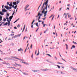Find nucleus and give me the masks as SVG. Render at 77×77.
Listing matches in <instances>:
<instances>
[{
    "label": "nucleus",
    "mask_w": 77,
    "mask_h": 77,
    "mask_svg": "<svg viewBox=\"0 0 77 77\" xmlns=\"http://www.w3.org/2000/svg\"><path fill=\"white\" fill-rule=\"evenodd\" d=\"M48 0H47V1L46 2H44L43 4V6L41 8V10L42 11V14H44V12H45V9L47 11V8L48 7Z\"/></svg>",
    "instance_id": "obj_1"
},
{
    "label": "nucleus",
    "mask_w": 77,
    "mask_h": 77,
    "mask_svg": "<svg viewBox=\"0 0 77 77\" xmlns=\"http://www.w3.org/2000/svg\"><path fill=\"white\" fill-rule=\"evenodd\" d=\"M20 62H21L22 63H24V64H26V65H29V63H27L26 62H24L23 60H22L20 59Z\"/></svg>",
    "instance_id": "obj_2"
},
{
    "label": "nucleus",
    "mask_w": 77,
    "mask_h": 77,
    "mask_svg": "<svg viewBox=\"0 0 77 77\" xmlns=\"http://www.w3.org/2000/svg\"><path fill=\"white\" fill-rule=\"evenodd\" d=\"M19 2H20V1H17V3H16V2H13V5H16L18 4Z\"/></svg>",
    "instance_id": "obj_3"
},
{
    "label": "nucleus",
    "mask_w": 77,
    "mask_h": 77,
    "mask_svg": "<svg viewBox=\"0 0 77 77\" xmlns=\"http://www.w3.org/2000/svg\"><path fill=\"white\" fill-rule=\"evenodd\" d=\"M20 36V35H15L14 37H13L12 38H17V37H19Z\"/></svg>",
    "instance_id": "obj_4"
},
{
    "label": "nucleus",
    "mask_w": 77,
    "mask_h": 77,
    "mask_svg": "<svg viewBox=\"0 0 77 77\" xmlns=\"http://www.w3.org/2000/svg\"><path fill=\"white\" fill-rule=\"evenodd\" d=\"M2 11L3 12H7V10H6L5 9H3L2 10Z\"/></svg>",
    "instance_id": "obj_5"
},
{
    "label": "nucleus",
    "mask_w": 77,
    "mask_h": 77,
    "mask_svg": "<svg viewBox=\"0 0 77 77\" xmlns=\"http://www.w3.org/2000/svg\"><path fill=\"white\" fill-rule=\"evenodd\" d=\"M43 14H40V12H39L38 13V17H39V16H40V17L42 16V15Z\"/></svg>",
    "instance_id": "obj_6"
},
{
    "label": "nucleus",
    "mask_w": 77,
    "mask_h": 77,
    "mask_svg": "<svg viewBox=\"0 0 77 77\" xmlns=\"http://www.w3.org/2000/svg\"><path fill=\"white\" fill-rule=\"evenodd\" d=\"M15 64H14V66H19V64L17 63H15Z\"/></svg>",
    "instance_id": "obj_7"
},
{
    "label": "nucleus",
    "mask_w": 77,
    "mask_h": 77,
    "mask_svg": "<svg viewBox=\"0 0 77 77\" xmlns=\"http://www.w3.org/2000/svg\"><path fill=\"white\" fill-rule=\"evenodd\" d=\"M65 15V18H66V19L67 18V14H66V13H65L64 14H63V16H64V15Z\"/></svg>",
    "instance_id": "obj_8"
},
{
    "label": "nucleus",
    "mask_w": 77,
    "mask_h": 77,
    "mask_svg": "<svg viewBox=\"0 0 77 77\" xmlns=\"http://www.w3.org/2000/svg\"><path fill=\"white\" fill-rule=\"evenodd\" d=\"M0 14L1 15H4V13L2 11H0Z\"/></svg>",
    "instance_id": "obj_9"
},
{
    "label": "nucleus",
    "mask_w": 77,
    "mask_h": 77,
    "mask_svg": "<svg viewBox=\"0 0 77 77\" xmlns=\"http://www.w3.org/2000/svg\"><path fill=\"white\" fill-rule=\"evenodd\" d=\"M23 73L24 75H29V74L26 72H23Z\"/></svg>",
    "instance_id": "obj_10"
},
{
    "label": "nucleus",
    "mask_w": 77,
    "mask_h": 77,
    "mask_svg": "<svg viewBox=\"0 0 77 77\" xmlns=\"http://www.w3.org/2000/svg\"><path fill=\"white\" fill-rule=\"evenodd\" d=\"M73 71H75V72H77V69L74 68L73 69Z\"/></svg>",
    "instance_id": "obj_11"
},
{
    "label": "nucleus",
    "mask_w": 77,
    "mask_h": 77,
    "mask_svg": "<svg viewBox=\"0 0 77 77\" xmlns=\"http://www.w3.org/2000/svg\"><path fill=\"white\" fill-rule=\"evenodd\" d=\"M29 5H27L25 6V8H24L25 9H27L28 8V7H29Z\"/></svg>",
    "instance_id": "obj_12"
},
{
    "label": "nucleus",
    "mask_w": 77,
    "mask_h": 77,
    "mask_svg": "<svg viewBox=\"0 0 77 77\" xmlns=\"http://www.w3.org/2000/svg\"><path fill=\"white\" fill-rule=\"evenodd\" d=\"M23 49H22L21 48H20V51L21 52V53L22 54H23Z\"/></svg>",
    "instance_id": "obj_13"
},
{
    "label": "nucleus",
    "mask_w": 77,
    "mask_h": 77,
    "mask_svg": "<svg viewBox=\"0 0 77 77\" xmlns=\"http://www.w3.org/2000/svg\"><path fill=\"white\" fill-rule=\"evenodd\" d=\"M8 7H9V6L8 5H6L5 6V8L6 9H8Z\"/></svg>",
    "instance_id": "obj_14"
},
{
    "label": "nucleus",
    "mask_w": 77,
    "mask_h": 77,
    "mask_svg": "<svg viewBox=\"0 0 77 77\" xmlns=\"http://www.w3.org/2000/svg\"><path fill=\"white\" fill-rule=\"evenodd\" d=\"M72 48H75V46L74 45H72V46L71 48L72 50Z\"/></svg>",
    "instance_id": "obj_15"
},
{
    "label": "nucleus",
    "mask_w": 77,
    "mask_h": 77,
    "mask_svg": "<svg viewBox=\"0 0 77 77\" xmlns=\"http://www.w3.org/2000/svg\"><path fill=\"white\" fill-rule=\"evenodd\" d=\"M25 28H26V25H24V27L23 28V29L22 32H24V29H25Z\"/></svg>",
    "instance_id": "obj_16"
},
{
    "label": "nucleus",
    "mask_w": 77,
    "mask_h": 77,
    "mask_svg": "<svg viewBox=\"0 0 77 77\" xmlns=\"http://www.w3.org/2000/svg\"><path fill=\"white\" fill-rule=\"evenodd\" d=\"M42 2H41L40 5H39V6L38 7V10H37L38 11V10H39V8H40V7H41V5H42Z\"/></svg>",
    "instance_id": "obj_17"
},
{
    "label": "nucleus",
    "mask_w": 77,
    "mask_h": 77,
    "mask_svg": "<svg viewBox=\"0 0 77 77\" xmlns=\"http://www.w3.org/2000/svg\"><path fill=\"white\" fill-rule=\"evenodd\" d=\"M65 45L66 47V50H68V45H67L66 44H65Z\"/></svg>",
    "instance_id": "obj_18"
},
{
    "label": "nucleus",
    "mask_w": 77,
    "mask_h": 77,
    "mask_svg": "<svg viewBox=\"0 0 77 77\" xmlns=\"http://www.w3.org/2000/svg\"><path fill=\"white\" fill-rule=\"evenodd\" d=\"M32 71H33V72H38V71H39V70H32Z\"/></svg>",
    "instance_id": "obj_19"
},
{
    "label": "nucleus",
    "mask_w": 77,
    "mask_h": 77,
    "mask_svg": "<svg viewBox=\"0 0 77 77\" xmlns=\"http://www.w3.org/2000/svg\"><path fill=\"white\" fill-rule=\"evenodd\" d=\"M12 2H11L9 5V6H12Z\"/></svg>",
    "instance_id": "obj_20"
},
{
    "label": "nucleus",
    "mask_w": 77,
    "mask_h": 77,
    "mask_svg": "<svg viewBox=\"0 0 77 77\" xmlns=\"http://www.w3.org/2000/svg\"><path fill=\"white\" fill-rule=\"evenodd\" d=\"M13 17V16H11L10 17H9L10 20H11V19H12Z\"/></svg>",
    "instance_id": "obj_21"
},
{
    "label": "nucleus",
    "mask_w": 77,
    "mask_h": 77,
    "mask_svg": "<svg viewBox=\"0 0 77 77\" xmlns=\"http://www.w3.org/2000/svg\"><path fill=\"white\" fill-rule=\"evenodd\" d=\"M55 66H57L58 68L59 69L60 68V66L58 65H55Z\"/></svg>",
    "instance_id": "obj_22"
},
{
    "label": "nucleus",
    "mask_w": 77,
    "mask_h": 77,
    "mask_svg": "<svg viewBox=\"0 0 77 77\" xmlns=\"http://www.w3.org/2000/svg\"><path fill=\"white\" fill-rule=\"evenodd\" d=\"M11 9H12V7H8V10H9H9Z\"/></svg>",
    "instance_id": "obj_23"
},
{
    "label": "nucleus",
    "mask_w": 77,
    "mask_h": 77,
    "mask_svg": "<svg viewBox=\"0 0 77 77\" xmlns=\"http://www.w3.org/2000/svg\"><path fill=\"white\" fill-rule=\"evenodd\" d=\"M48 69H43L42 70V71H48Z\"/></svg>",
    "instance_id": "obj_24"
},
{
    "label": "nucleus",
    "mask_w": 77,
    "mask_h": 77,
    "mask_svg": "<svg viewBox=\"0 0 77 77\" xmlns=\"http://www.w3.org/2000/svg\"><path fill=\"white\" fill-rule=\"evenodd\" d=\"M61 74H65V73L64 72H63L61 71Z\"/></svg>",
    "instance_id": "obj_25"
},
{
    "label": "nucleus",
    "mask_w": 77,
    "mask_h": 77,
    "mask_svg": "<svg viewBox=\"0 0 77 77\" xmlns=\"http://www.w3.org/2000/svg\"><path fill=\"white\" fill-rule=\"evenodd\" d=\"M47 12H48V11H47V10H46V11H45L44 13V14H47Z\"/></svg>",
    "instance_id": "obj_26"
},
{
    "label": "nucleus",
    "mask_w": 77,
    "mask_h": 77,
    "mask_svg": "<svg viewBox=\"0 0 77 77\" xmlns=\"http://www.w3.org/2000/svg\"><path fill=\"white\" fill-rule=\"evenodd\" d=\"M2 17L0 16V21H2Z\"/></svg>",
    "instance_id": "obj_27"
},
{
    "label": "nucleus",
    "mask_w": 77,
    "mask_h": 77,
    "mask_svg": "<svg viewBox=\"0 0 77 77\" xmlns=\"http://www.w3.org/2000/svg\"><path fill=\"white\" fill-rule=\"evenodd\" d=\"M46 55H48L49 56H50V57H51V56L50 54H46Z\"/></svg>",
    "instance_id": "obj_28"
},
{
    "label": "nucleus",
    "mask_w": 77,
    "mask_h": 77,
    "mask_svg": "<svg viewBox=\"0 0 77 77\" xmlns=\"http://www.w3.org/2000/svg\"><path fill=\"white\" fill-rule=\"evenodd\" d=\"M8 24V23H5L4 24V25H3V26H5L6 25H7Z\"/></svg>",
    "instance_id": "obj_29"
},
{
    "label": "nucleus",
    "mask_w": 77,
    "mask_h": 77,
    "mask_svg": "<svg viewBox=\"0 0 77 77\" xmlns=\"http://www.w3.org/2000/svg\"><path fill=\"white\" fill-rule=\"evenodd\" d=\"M71 16V15L70 14H69L68 15V17L69 18H69H70Z\"/></svg>",
    "instance_id": "obj_30"
},
{
    "label": "nucleus",
    "mask_w": 77,
    "mask_h": 77,
    "mask_svg": "<svg viewBox=\"0 0 77 77\" xmlns=\"http://www.w3.org/2000/svg\"><path fill=\"white\" fill-rule=\"evenodd\" d=\"M19 20V19H18L17 20H16L14 22V23H16L17 21L18 20Z\"/></svg>",
    "instance_id": "obj_31"
},
{
    "label": "nucleus",
    "mask_w": 77,
    "mask_h": 77,
    "mask_svg": "<svg viewBox=\"0 0 77 77\" xmlns=\"http://www.w3.org/2000/svg\"><path fill=\"white\" fill-rule=\"evenodd\" d=\"M9 14H7V16L6 17H9Z\"/></svg>",
    "instance_id": "obj_32"
},
{
    "label": "nucleus",
    "mask_w": 77,
    "mask_h": 77,
    "mask_svg": "<svg viewBox=\"0 0 77 77\" xmlns=\"http://www.w3.org/2000/svg\"><path fill=\"white\" fill-rule=\"evenodd\" d=\"M61 59H62V60H64V61H65V62H66V61L65 60L63 59V58H62Z\"/></svg>",
    "instance_id": "obj_33"
},
{
    "label": "nucleus",
    "mask_w": 77,
    "mask_h": 77,
    "mask_svg": "<svg viewBox=\"0 0 77 77\" xmlns=\"http://www.w3.org/2000/svg\"><path fill=\"white\" fill-rule=\"evenodd\" d=\"M38 54H37V56H38V55H39V50H38Z\"/></svg>",
    "instance_id": "obj_34"
},
{
    "label": "nucleus",
    "mask_w": 77,
    "mask_h": 77,
    "mask_svg": "<svg viewBox=\"0 0 77 77\" xmlns=\"http://www.w3.org/2000/svg\"><path fill=\"white\" fill-rule=\"evenodd\" d=\"M54 58H55V59L56 60H57V57H56L55 56H54Z\"/></svg>",
    "instance_id": "obj_35"
},
{
    "label": "nucleus",
    "mask_w": 77,
    "mask_h": 77,
    "mask_svg": "<svg viewBox=\"0 0 77 77\" xmlns=\"http://www.w3.org/2000/svg\"><path fill=\"white\" fill-rule=\"evenodd\" d=\"M13 58H14L15 59H18V60H19V59L17 58L14 57Z\"/></svg>",
    "instance_id": "obj_36"
},
{
    "label": "nucleus",
    "mask_w": 77,
    "mask_h": 77,
    "mask_svg": "<svg viewBox=\"0 0 77 77\" xmlns=\"http://www.w3.org/2000/svg\"><path fill=\"white\" fill-rule=\"evenodd\" d=\"M32 44H31L30 46V48L31 49H32Z\"/></svg>",
    "instance_id": "obj_37"
},
{
    "label": "nucleus",
    "mask_w": 77,
    "mask_h": 77,
    "mask_svg": "<svg viewBox=\"0 0 77 77\" xmlns=\"http://www.w3.org/2000/svg\"><path fill=\"white\" fill-rule=\"evenodd\" d=\"M44 15H45L44 16V17H45L46 16V15H47V14H45V13H44Z\"/></svg>",
    "instance_id": "obj_38"
},
{
    "label": "nucleus",
    "mask_w": 77,
    "mask_h": 77,
    "mask_svg": "<svg viewBox=\"0 0 77 77\" xmlns=\"http://www.w3.org/2000/svg\"><path fill=\"white\" fill-rule=\"evenodd\" d=\"M46 19V17H45L44 18H42L43 20L44 21H45V19Z\"/></svg>",
    "instance_id": "obj_39"
},
{
    "label": "nucleus",
    "mask_w": 77,
    "mask_h": 77,
    "mask_svg": "<svg viewBox=\"0 0 77 77\" xmlns=\"http://www.w3.org/2000/svg\"><path fill=\"white\" fill-rule=\"evenodd\" d=\"M6 19L4 18V19L3 21H6Z\"/></svg>",
    "instance_id": "obj_40"
},
{
    "label": "nucleus",
    "mask_w": 77,
    "mask_h": 77,
    "mask_svg": "<svg viewBox=\"0 0 77 77\" xmlns=\"http://www.w3.org/2000/svg\"><path fill=\"white\" fill-rule=\"evenodd\" d=\"M24 9H25V12H26V11H27V9L24 8Z\"/></svg>",
    "instance_id": "obj_41"
},
{
    "label": "nucleus",
    "mask_w": 77,
    "mask_h": 77,
    "mask_svg": "<svg viewBox=\"0 0 77 77\" xmlns=\"http://www.w3.org/2000/svg\"><path fill=\"white\" fill-rule=\"evenodd\" d=\"M57 63H58V64H63V63H59V62H58Z\"/></svg>",
    "instance_id": "obj_42"
},
{
    "label": "nucleus",
    "mask_w": 77,
    "mask_h": 77,
    "mask_svg": "<svg viewBox=\"0 0 77 77\" xmlns=\"http://www.w3.org/2000/svg\"><path fill=\"white\" fill-rule=\"evenodd\" d=\"M17 5H16V6H15L14 7V8L15 9H16V8H17Z\"/></svg>",
    "instance_id": "obj_43"
},
{
    "label": "nucleus",
    "mask_w": 77,
    "mask_h": 77,
    "mask_svg": "<svg viewBox=\"0 0 77 77\" xmlns=\"http://www.w3.org/2000/svg\"><path fill=\"white\" fill-rule=\"evenodd\" d=\"M45 26H46V24H43V27H45Z\"/></svg>",
    "instance_id": "obj_44"
},
{
    "label": "nucleus",
    "mask_w": 77,
    "mask_h": 77,
    "mask_svg": "<svg viewBox=\"0 0 77 77\" xmlns=\"http://www.w3.org/2000/svg\"><path fill=\"white\" fill-rule=\"evenodd\" d=\"M5 41H8V38H7V37L5 38Z\"/></svg>",
    "instance_id": "obj_45"
},
{
    "label": "nucleus",
    "mask_w": 77,
    "mask_h": 77,
    "mask_svg": "<svg viewBox=\"0 0 77 77\" xmlns=\"http://www.w3.org/2000/svg\"><path fill=\"white\" fill-rule=\"evenodd\" d=\"M27 48H26V49H25V51H24V53H26V51L27 50Z\"/></svg>",
    "instance_id": "obj_46"
},
{
    "label": "nucleus",
    "mask_w": 77,
    "mask_h": 77,
    "mask_svg": "<svg viewBox=\"0 0 77 77\" xmlns=\"http://www.w3.org/2000/svg\"><path fill=\"white\" fill-rule=\"evenodd\" d=\"M7 21H8V23H10V21L8 20H7Z\"/></svg>",
    "instance_id": "obj_47"
},
{
    "label": "nucleus",
    "mask_w": 77,
    "mask_h": 77,
    "mask_svg": "<svg viewBox=\"0 0 77 77\" xmlns=\"http://www.w3.org/2000/svg\"><path fill=\"white\" fill-rule=\"evenodd\" d=\"M14 29H17V27H14Z\"/></svg>",
    "instance_id": "obj_48"
},
{
    "label": "nucleus",
    "mask_w": 77,
    "mask_h": 77,
    "mask_svg": "<svg viewBox=\"0 0 77 77\" xmlns=\"http://www.w3.org/2000/svg\"><path fill=\"white\" fill-rule=\"evenodd\" d=\"M9 2H7V5H9Z\"/></svg>",
    "instance_id": "obj_49"
},
{
    "label": "nucleus",
    "mask_w": 77,
    "mask_h": 77,
    "mask_svg": "<svg viewBox=\"0 0 77 77\" xmlns=\"http://www.w3.org/2000/svg\"><path fill=\"white\" fill-rule=\"evenodd\" d=\"M6 19H7V20H9V18L8 17H6Z\"/></svg>",
    "instance_id": "obj_50"
},
{
    "label": "nucleus",
    "mask_w": 77,
    "mask_h": 77,
    "mask_svg": "<svg viewBox=\"0 0 77 77\" xmlns=\"http://www.w3.org/2000/svg\"><path fill=\"white\" fill-rule=\"evenodd\" d=\"M17 27H18V28H19V27H20V25H18L17 26Z\"/></svg>",
    "instance_id": "obj_51"
},
{
    "label": "nucleus",
    "mask_w": 77,
    "mask_h": 77,
    "mask_svg": "<svg viewBox=\"0 0 77 77\" xmlns=\"http://www.w3.org/2000/svg\"><path fill=\"white\" fill-rule=\"evenodd\" d=\"M71 69H74V68H73V67H72V66H71Z\"/></svg>",
    "instance_id": "obj_52"
},
{
    "label": "nucleus",
    "mask_w": 77,
    "mask_h": 77,
    "mask_svg": "<svg viewBox=\"0 0 77 77\" xmlns=\"http://www.w3.org/2000/svg\"><path fill=\"white\" fill-rule=\"evenodd\" d=\"M39 29V28H38L36 30V32H37V30H38V29Z\"/></svg>",
    "instance_id": "obj_53"
},
{
    "label": "nucleus",
    "mask_w": 77,
    "mask_h": 77,
    "mask_svg": "<svg viewBox=\"0 0 77 77\" xmlns=\"http://www.w3.org/2000/svg\"><path fill=\"white\" fill-rule=\"evenodd\" d=\"M11 36H14V34H11Z\"/></svg>",
    "instance_id": "obj_54"
},
{
    "label": "nucleus",
    "mask_w": 77,
    "mask_h": 77,
    "mask_svg": "<svg viewBox=\"0 0 77 77\" xmlns=\"http://www.w3.org/2000/svg\"><path fill=\"white\" fill-rule=\"evenodd\" d=\"M10 23H8V26H10Z\"/></svg>",
    "instance_id": "obj_55"
},
{
    "label": "nucleus",
    "mask_w": 77,
    "mask_h": 77,
    "mask_svg": "<svg viewBox=\"0 0 77 77\" xmlns=\"http://www.w3.org/2000/svg\"><path fill=\"white\" fill-rule=\"evenodd\" d=\"M11 38H9L8 39V40H11Z\"/></svg>",
    "instance_id": "obj_56"
},
{
    "label": "nucleus",
    "mask_w": 77,
    "mask_h": 77,
    "mask_svg": "<svg viewBox=\"0 0 77 77\" xmlns=\"http://www.w3.org/2000/svg\"><path fill=\"white\" fill-rule=\"evenodd\" d=\"M53 15H52L51 16H50V17H49V18H51V17H53Z\"/></svg>",
    "instance_id": "obj_57"
},
{
    "label": "nucleus",
    "mask_w": 77,
    "mask_h": 77,
    "mask_svg": "<svg viewBox=\"0 0 77 77\" xmlns=\"http://www.w3.org/2000/svg\"><path fill=\"white\" fill-rule=\"evenodd\" d=\"M69 8H68L66 9V10H69Z\"/></svg>",
    "instance_id": "obj_58"
},
{
    "label": "nucleus",
    "mask_w": 77,
    "mask_h": 77,
    "mask_svg": "<svg viewBox=\"0 0 77 77\" xmlns=\"http://www.w3.org/2000/svg\"><path fill=\"white\" fill-rule=\"evenodd\" d=\"M40 22H42V21L41 20H39L38 23H40Z\"/></svg>",
    "instance_id": "obj_59"
},
{
    "label": "nucleus",
    "mask_w": 77,
    "mask_h": 77,
    "mask_svg": "<svg viewBox=\"0 0 77 77\" xmlns=\"http://www.w3.org/2000/svg\"><path fill=\"white\" fill-rule=\"evenodd\" d=\"M46 32H47V31H45L44 32V33H46Z\"/></svg>",
    "instance_id": "obj_60"
},
{
    "label": "nucleus",
    "mask_w": 77,
    "mask_h": 77,
    "mask_svg": "<svg viewBox=\"0 0 77 77\" xmlns=\"http://www.w3.org/2000/svg\"><path fill=\"white\" fill-rule=\"evenodd\" d=\"M66 25L67 26V24H66V23H64V25Z\"/></svg>",
    "instance_id": "obj_61"
},
{
    "label": "nucleus",
    "mask_w": 77,
    "mask_h": 77,
    "mask_svg": "<svg viewBox=\"0 0 77 77\" xmlns=\"http://www.w3.org/2000/svg\"><path fill=\"white\" fill-rule=\"evenodd\" d=\"M33 25H32L31 26V27L32 28H33Z\"/></svg>",
    "instance_id": "obj_62"
},
{
    "label": "nucleus",
    "mask_w": 77,
    "mask_h": 77,
    "mask_svg": "<svg viewBox=\"0 0 77 77\" xmlns=\"http://www.w3.org/2000/svg\"><path fill=\"white\" fill-rule=\"evenodd\" d=\"M48 8H50V5H48Z\"/></svg>",
    "instance_id": "obj_63"
},
{
    "label": "nucleus",
    "mask_w": 77,
    "mask_h": 77,
    "mask_svg": "<svg viewBox=\"0 0 77 77\" xmlns=\"http://www.w3.org/2000/svg\"><path fill=\"white\" fill-rule=\"evenodd\" d=\"M12 8H14V5H13L12 6Z\"/></svg>",
    "instance_id": "obj_64"
}]
</instances>
